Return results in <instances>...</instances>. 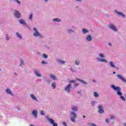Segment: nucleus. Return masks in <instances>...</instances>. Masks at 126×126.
Listing matches in <instances>:
<instances>
[{"label": "nucleus", "instance_id": "obj_1", "mask_svg": "<svg viewBox=\"0 0 126 126\" xmlns=\"http://www.w3.org/2000/svg\"><path fill=\"white\" fill-rule=\"evenodd\" d=\"M112 88L114 90H116V91H117V94L119 95V96H122V94L121 92V88H120V87H116L114 85H112Z\"/></svg>", "mask_w": 126, "mask_h": 126}, {"label": "nucleus", "instance_id": "obj_2", "mask_svg": "<svg viewBox=\"0 0 126 126\" xmlns=\"http://www.w3.org/2000/svg\"><path fill=\"white\" fill-rule=\"evenodd\" d=\"M33 30L34 31L33 36H34L35 37H38V36H39V37H42V35H41V34H40V33L38 32V31L36 28H34Z\"/></svg>", "mask_w": 126, "mask_h": 126}, {"label": "nucleus", "instance_id": "obj_3", "mask_svg": "<svg viewBox=\"0 0 126 126\" xmlns=\"http://www.w3.org/2000/svg\"><path fill=\"white\" fill-rule=\"evenodd\" d=\"M71 122H75V119L76 118V114L74 112H71Z\"/></svg>", "mask_w": 126, "mask_h": 126}, {"label": "nucleus", "instance_id": "obj_4", "mask_svg": "<svg viewBox=\"0 0 126 126\" xmlns=\"http://www.w3.org/2000/svg\"><path fill=\"white\" fill-rule=\"evenodd\" d=\"M98 113L99 114H103L104 113V110H103V106L100 105L98 106Z\"/></svg>", "mask_w": 126, "mask_h": 126}, {"label": "nucleus", "instance_id": "obj_5", "mask_svg": "<svg viewBox=\"0 0 126 126\" xmlns=\"http://www.w3.org/2000/svg\"><path fill=\"white\" fill-rule=\"evenodd\" d=\"M70 88H71V84H70L66 86V87L65 88V91L70 92Z\"/></svg>", "mask_w": 126, "mask_h": 126}, {"label": "nucleus", "instance_id": "obj_6", "mask_svg": "<svg viewBox=\"0 0 126 126\" xmlns=\"http://www.w3.org/2000/svg\"><path fill=\"white\" fill-rule=\"evenodd\" d=\"M117 77L119 78V79H121L122 80L123 82H126V79H124V77H123L121 74H118L117 75Z\"/></svg>", "mask_w": 126, "mask_h": 126}, {"label": "nucleus", "instance_id": "obj_7", "mask_svg": "<svg viewBox=\"0 0 126 126\" xmlns=\"http://www.w3.org/2000/svg\"><path fill=\"white\" fill-rule=\"evenodd\" d=\"M49 122H50V123L53 125V126H58V124L55 123V122L54 121V120L52 119H48Z\"/></svg>", "mask_w": 126, "mask_h": 126}, {"label": "nucleus", "instance_id": "obj_8", "mask_svg": "<svg viewBox=\"0 0 126 126\" xmlns=\"http://www.w3.org/2000/svg\"><path fill=\"white\" fill-rule=\"evenodd\" d=\"M109 28H111V29H112V30H113V31L117 32V28L113 25H110L109 26Z\"/></svg>", "mask_w": 126, "mask_h": 126}, {"label": "nucleus", "instance_id": "obj_9", "mask_svg": "<svg viewBox=\"0 0 126 126\" xmlns=\"http://www.w3.org/2000/svg\"><path fill=\"white\" fill-rule=\"evenodd\" d=\"M15 16L17 18H19L20 17V13L19 11L16 10L15 13Z\"/></svg>", "mask_w": 126, "mask_h": 126}, {"label": "nucleus", "instance_id": "obj_10", "mask_svg": "<svg viewBox=\"0 0 126 126\" xmlns=\"http://www.w3.org/2000/svg\"><path fill=\"white\" fill-rule=\"evenodd\" d=\"M50 77L52 78V79H53V80H57L58 79L56 76L53 74H50Z\"/></svg>", "mask_w": 126, "mask_h": 126}, {"label": "nucleus", "instance_id": "obj_11", "mask_svg": "<svg viewBox=\"0 0 126 126\" xmlns=\"http://www.w3.org/2000/svg\"><path fill=\"white\" fill-rule=\"evenodd\" d=\"M6 92L8 94H10V95H12V92L9 89H7L6 90Z\"/></svg>", "mask_w": 126, "mask_h": 126}, {"label": "nucleus", "instance_id": "obj_12", "mask_svg": "<svg viewBox=\"0 0 126 126\" xmlns=\"http://www.w3.org/2000/svg\"><path fill=\"white\" fill-rule=\"evenodd\" d=\"M34 73L36 74L37 76L39 77H41V74L39 73V72L37 71V70H34Z\"/></svg>", "mask_w": 126, "mask_h": 126}, {"label": "nucleus", "instance_id": "obj_13", "mask_svg": "<svg viewBox=\"0 0 126 126\" xmlns=\"http://www.w3.org/2000/svg\"><path fill=\"white\" fill-rule=\"evenodd\" d=\"M38 112H37V110H33L32 111V115H34L35 118H37V114Z\"/></svg>", "mask_w": 126, "mask_h": 126}, {"label": "nucleus", "instance_id": "obj_14", "mask_svg": "<svg viewBox=\"0 0 126 126\" xmlns=\"http://www.w3.org/2000/svg\"><path fill=\"white\" fill-rule=\"evenodd\" d=\"M19 22L21 24H23V25H26V23L23 20H20Z\"/></svg>", "mask_w": 126, "mask_h": 126}, {"label": "nucleus", "instance_id": "obj_15", "mask_svg": "<svg viewBox=\"0 0 126 126\" xmlns=\"http://www.w3.org/2000/svg\"><path fill=\"white\" fill-rule=\"evenodd\" d=\"M31 97L32 98V99H33V100H35L36 101H37V98H36V96L34 95V94H31Z\"/></svg>", "mask_w": 126, "mask_h": 126}, {"label": "nucleus", "instance_id": "obj_16", "mask_svg": "<svg viewBox=\"0 0 126 126\" xmlns=\"http://www.w3.org/2000/svg\"><path fill=\"white\" fill-rule=\"evenodd\" d=\"M117 13L118 15H121L122 17H125V14H124L123 13L121 12H117Z\"/></svg>", "mask_w": 126, "mask_h": 126}, {"label": "nucleus", "instance_id": "obj_17", "mask_svg": "<svg viewBox=\"0 0 126 126\" xmlns=\"http://www.w3.org/2000/svg\"><path fill=\"white\" fill-rule=\"evenodd\" d=\"M110 64L111 67H116V66H115V63H114V62H110Z\"/></svg>", "mask_w": 126, "mask_h": 126}, {"label": "nucleus", "instance_id": "obj_18", "mask_svg": "<svg viewBox=\"0 0 126 126\" xmlns=\"http://www.w3.org/2000/svg\"><path fill=\"white\" fill-rule=\"evenodd\" d=\"M99 62H101V63H108L107 60H106L105 59H101L99 60Z\"/></svg>", "mask_w": 126, "mask_h": 126}, {"label": "nucleus", "instance_id": "obj_19", "mask_svg": "<svg viewBox=\"0 0 126 126\" xmlns=\"http://www.w3.org/2000/svg\"><path fill=\"white\" fill-rule=\"evenodd\" d=\"M87 40H88V41H91V40H92L91 35H88L87 37Z\"/></svg>", "mask_w": 126, "mask_h": 126}, {"label": "nucleus", "instance_id": "obj_20", "mask_svg": "<svg viewBox=\"0 0 126 126\" xmlns=\"http://www.w3.org/2000/svg\"><path fill=\"white\" fill-rule=\"evenodd\" d=\"M16 35L20 39H22V36H21V34H19V33L16 32Z\"/></svg>", "mask_w": 126, "mask_h": 126}, {"label": "nucleus", "instance_id": "obj_21", "mask_svg": "<svg viewBox=\"0 0 126 126\" xmlns=\"http://www.w3.org/2000/svg\"><path fill=\"white\" fill-rule=\"evenodd\" d=\"M94 97H99V94H98V93L94 92Z\"/></svg>", "mask_w": 126, "mask_h": 126}, {"label": "nucleus", "instance_id": "obj_22", "mask_svg": "<svg viewBox=\"0 0 126 126\" xmlns=\"http://www.w3.org/2000/svg\"><path fill=\"white\" fill-rule=\"evenodd\" d=\"M72 111H74L75 112L77 111V108L75 106L72 107Z\"/></svg>", "mask_w": 126, "mask_h": 126}, {"label": "nucleus", "instance_id": "obj_23", "mask_svg": "<svg viewBox=\"0 0 126 126\" xmlns=\"http://www.w3.org/2000/svg\"><path fill=\"white\" fill-rule=\"evenodd\" d=\"M83 33H88V30L85 29H83Z\"/></svg>", "mask_w": 126, "mask_h": 126}, {"label": "nucleus", "instance_id": "obj_24", "mask_svg": "<svg viewBox=\"0 0 126 126\" xmlns=\"http://www.w3.org/2000/svg\"><path fill=\"white\" fill-rule=\"evenodd\" d=\"M78 81H80V82H82V83H84V84H87V83L85 82L84 81L82 80H80L79 79H78Z\"/></svg>", "mask_w": 126, "mask_h": 126}, {"label": "nucleus", "instance_id": "obj_25", "mask_svg": "<svg viewBox=\"0 0 126 126\" xmlns=\"http://www.w3.org/2000/svg\"><path fill=\"white\" fill-rule=\"evenodd\" d=\"M53 21H58V22H61V20H59L58 18L54 19Z\"/></svg>", "mask_w": 126, "mask_h": 126}, {"label": "nucleus", "instance_id": "obj_26", "mask_svg": "<svg viewBox=\"0 0 126 126\" xmlns=\"http://www.w3.org/2000/svg\"><path fill=\"white\" fill-rule=\"evenodd\" d=\"M43 57L44 59H48V55L47 54H43Z\"/></svg>", "mask_w": 126, "mask_h": 126}, {"label": "nucleus", "instance_id": "obj_27", "mask_svg": "<svg viewBox=\"0 0 126 126\" xmlns=\"http://www.w3.org/2000/svg\"><path fill=\"white\" fill-rule=\"evenodd\" d=\"M52 86L54 89L55 88H56V84H55V83H52Z\"/></svg>", "mask_w": 126, "mask_h": 126}, {"label": "nucleus", "instance_id": "obj_28", "mask_svg": "<svg viewBox=\"0 0 126 126\" xmlns=\"http://www.w3.org/2000/svg\"><path fill=\"white\" fill-rule=\"evenodd\" d=\"M99 56L100 57V58H105V56L103 54H99Z\"/></svg>", "mask_w": 126, "mask_h": 126}, {"label": "nucleus", "instance_id": "obj_29", "mask_svg": "<svg viewBox=\"0 0 126 126\" xmlns=\"http://www.w3.org/2000/svg\"><path fill=\"white\" fill-rule=\"evenodd\" d=\"M40 113H41V115H42V116H45V112H44V111L41 110L40 111Z\"/></svg>", "mask_w": 126, "mask_h": 126}, {"label": "nucleus", "instance_id": "obj_30", "mask_svg": "<svg viewBox=\"0 0 126 126\" xmlns=\"http://www.w3.org/2000/svg\"><path fill=\"white\" fill-rule=\"evenodd\" d=\"M121 99L123 100V101H125L126 100V98L124 96H121Z\"/></svg>", "mask_w": 126, "mask_h": 126}, {"label": "nucleus", "instance_id": "obj_31", "mask_svg": "<svg viewBox=\"0 0 126 126\" xmlns=\"http://www.w3.org/2000/svg\"><path fill=\"white\" fill-rule=\"evenodd\" d=\"M33 17V14H31L30 15V17H29V19H32V18Z\"/></svg>", "mask_w": 126, "mask_h": 126}, {"label": "nucleus", "instance_id": "obj_32", "mask_svg": "<svg viewBox=\"0 0 126 126\" xmlns=\"http://www.w3.org/2000/svg\"><path fill=\"white\" fill-rule=\"evenodd\" d=\"M79 63V61H75V64H77V65H78Z\"/></svg>", "mask_w": 126, "mask_h": 126}, {"label": "nucleus", "instance_id": "obj_33", "mask_svg": "<svg viewBox=\"0 0 126 126\" xmlns=\"http://www.w3.org/2000/svg\"><path fill=\"white\" fill-rule=\"evenodd\" d=\"M6 40H9V36L7 34L6 35Z\"/></svg>", "mask_w": 126, "mask_h": 126}, {"label": "nucleus", "instance_id": "obj_34", "mask_svg": "<svg viewBox=\"0 0 126 126\" xmlns=\"http://www.w3.org/2000/svg\"><path fill=\"white\" fill-rule=\"evenodd\" d=\"M15 1H16V2H17V3H18L19 4H20V3H21V2H20V1H19L18 0H15Z\"/></svg>", "mask_w": 126, "mask_h": 126}, {"label": "nucleus", "instance_id": "obj_35", "mask_svg": "<svg viewBox=\"0 0 126 126\" xmlns=\"http://www.w3.org/2000/svg\"><path fill=\"white\" fill-rule=\"evenodd\" d=\"M23 64H24V62H23V61H22V62H21V63H20V65L21 66V65H23Z\"/></svg>", "mask_w": 126, "mask_h": 126}, {"label": "nucleus", "instance_id": "obj_36", "mask_svg": "<svg viewBox=\"0 0 126 126\" xmlns=\"http://www.w3.org/2000/svg\"><path fill=\"white\" fill-rule=\"evenodd\" d=\"M92 106H94V105H95V101L92 102Z\"/></svg>", "mask_w": 126, "mask_h": 126}, {"label": "nucleus", "instance_id": "obj_37", "mask_svg": "<svg viewBox=\"0 0 126 126\" xmlns=\"http://www.w3.org/2000/svg\"><path fill=\"white\" fill-rule=\"evenodd\" d=\"M105 121H106V123H109V122H110V119H106Z\"/></svg>", "mask_w": 126, "mask_h": 126}, {"label": "nucleus", "instance_id": "obj_38", "mask_svg": "<svg viewBox=\"0 0 126 126\" xmlns=\"http://www.w3.org/2000/svg\"><path fill=\"white\" fill-rule=\"evenodd\" d=\"M74 82H75V81H74V80L70 81V83H74Z\"/></svg>", "mask_w": 126, "mask_h": 126}, {"label": "nucleus", "instance_id": "obj_39", "mask_svg": "<svg viewBox=\"0 0 126 126\" xmlns=\"http://www.w3.org/2000/svg\"><path fill=\"white\" fill-rule=\"evenodd\" d=\"M42 64H46V63H46V62L45 61H42Z\"/></svg>", "mask_w": 126, "mask_h": 126}, {"label": "nucleus", "instance_id": "obj_40", "mask_svg": "<svg viewBox=\"0 0 126 126\" xmlns=\"http://www.w3.org/2000/svg\"><path fill=\"white\" fill-rule=\"evenodd\" d=\"M60 63H64V61H60Z\"/></svg>", "mask_w": 126, "mask_h": 126}, {"label": "nucleus", "instance_id": "obj_41", "mask_svg": "<svg viewBox=\"0 0 126 126\" xmlns=\"http://www.w3.org/2000/svg\"><path fill=\"white\" fill-rule=\"evenodd\" d=\"M63 125L65 126H66V123L65 122H63Z\"/></svg>", "mask_w": 126, "mask_h": 126}, {"label": "nucleus", "instance_id": "obj_42", "mask_svg": "<svg viewBox=\"0 0 126 126\" xmlns=\"http://www.w3.org/2000/svg\"><path fill=\"white\" fill-rule=\"evenodd\" d=\"M78 94H81V91H79V92H78Z\"/></svg>", "mask_w": 126, "mask_h": 126}, {"label": "nucleus", "instance_id": "obj_43", "mask_svg": "<svg viewBox=\"0 0 126 126\" xmlns=\"http://www.w3.org/2000/svg\"><path fill=\"white\" fill-rule=\"evenodd\" d=\"M75 86H78V84H75Z\"/></svg>", "mask_w": 126, "mask_h": 126}, {"label": "nucleus", "instance_id": "obj_44", "mask_svg": "<svg viewBox=\"0 0 126 126\" xmlns=\"http://www.w3.org/2000/svg\"><path fill=\"white\" fill-rule=\"evenodd\" d=\"M77 1H81L82 0H76Z\"/></svg>", "mask_w": 126, "mask_h": 126}, {"label": "nucleus", "instance_id": "obj_45", "mask_svg": "<svg viewBox=\"0 0 126 126\" xmlns=\"http://www.w3.org/2000/svg\"><path fill=\"white\" fill-rule=\"evenodd\" d=\"M114 118V116H112L111 119H113Z\"/></svg>", "mask_w": 126, "mask_h": 126}, {"label": "nucleus", "instance_id": "obj_46", "mask_svg": "<svg viewBox=\"0 0 126 126\" xmlns=\"http://www.w3.org/2000/svg\"><path fill=\"white\" fill-rule=\"evenodd\" d=\"M124 126H126V123H124Z\"/></svg>", "mask_w": 126, "mask_h": 126}, {"label": "nucleus", "instance_id": "obj_47", "mask_svg": "<svg viewBox=\"0 0 126 126\" xmlns=\"http://www.w3.org/2000/svg\"><path fill=\"white\" fill-rule=\"evenodd\" d=\"M113 74H116V72L114 71L113 72Z\"/></svg>", "mask_w": 126, "mask_h": 126}, {"label": "nucleus", "instance_id": "obj_48", "mask_svg": "<svg viewBox=\"0 0 126 126\" xmlns=\"http://www.w3.org/2000/svg\"><path fill=\"white\" fill-rule=\"evenodd\" d=\"M68 31H69V32H71L72 31H71V30H69Z\"/></svg>", "mask_w": 126, "mask_h": 126}, {"label": "nucleus", "instance_id": "obj_49", "mask_svg": "<svg viewBox=\"0 0 126 126\" xmlns=\"http://www.w3.org/2000/svg\"><path fill=\"white\" fill-rule=\"evenodd\" d=\"M109 46H112V44L111 43H109Z\"/></svg>", "mask_w": 126, "mask_h": 126}, {"label": "nucleus", "instance_id": "obj_50", "mask_svg": "<svg viewBox=\"0 0 126 126\" xmlns=\"http://www.w3.org/2000/svg\"><path fill=\"white\" fill-rule=\"evenodd\" d=\"M45 1H48V0H45Z\"/></svg>", "mask_w": 126, "mask_h": 126}, {"label": "nucleus", "instance_id": "obj_51", "mask_svg": "<svg viewBox=\"0 0 126 126\" xmlns=\"http://www.w3.org/2000/svg\"><path fill=\"white\" fill-rule=\"evenodd\" d=\"M83 118H85V116H83Z\"/></svg>", "mask_w": 126, "mask_h": 126}, {"label": "nucleus", "instance_id": "obj_52", "mask_svg": "<svg viewBox=\"0 0 126 126\" xmlns=\"http://www.w3.org/2000/svg\"><path fill=\"white\" fill-rule=\"evenodd\" d=\"M93 81H94V82H95V81H94V80H93Z\"/></svg>", "mask_w": 126, "mask_h": 126}, {"label": "nucleus", "instance_id": "obj_53", "mask_svg": "<svg viewBox=\"0 0 126 126\" xmlns=\"http://www.w3.org/2000/svg\"><path fill=\"white\" fill-rule=\"evenodd\" d=\"M14 74H16V73H14Z\"/></svg>", "mask_w": 126, "mask_h": 126}]
</instances>
